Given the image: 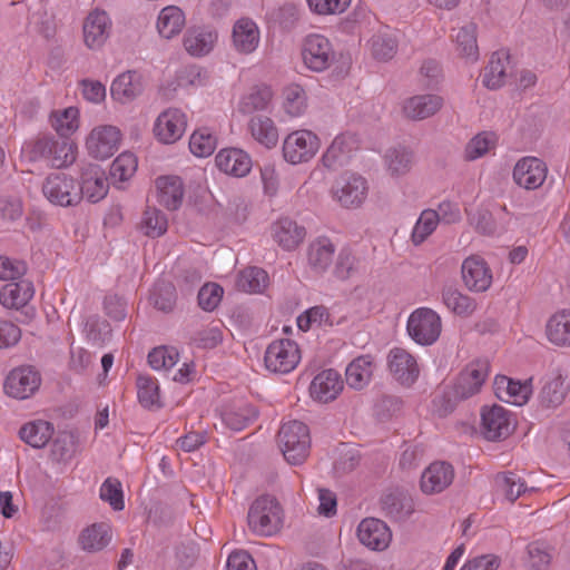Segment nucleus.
<instances>
[{"label":"nucleus","mask_w":570,"mask_h":570,"mask_svg":"<svg viewBox=\"0 0 570 570\" xmlns=\"http://www.w3.org/2000/svg\"><path fill=\"white\" fill-rule=\"evenodd\" d=\"M53 426L47 421L29 422L19 430L20 439L35 449L43 448L52 438Z\"/></svg>","instance_id":"58836bf2"},{"label":"nucleus","mask_w":570,"mask_h":570,"mask_svg":"<svg viewBox=\"0 0 570 570\" xmlns=\"http://www.w3.org/2000/svg\"><path fill=\"white\" fill-rule=\"evenodd\" d=\"M78 450V438L75 433L63 431L53 440L50 454L58 463H68L76 455Z\"/></svg>","instance_id":"37998d69"},{"label":"nucleus","mask_w":570,"mask_h":570,"mask_svg":"<svg viewBox=\"0 0 570 570\" xmlns=\"http://www.w3.org/2000/svg\"><path fill=\"white\" fill-rule=\"evenodd\" d=\"M384 161L391 176L407 174L414 163V154L405 147H395L386 151Z\"/></svg>","instance_id":"79ce46f5"},{"label":"nucleus","mask_w":570,"mask_h":570,"mask_svg":"<svg viewBox=\"0 0 570 570\" xmlns=\"http://www.w3.org/2000/svg\"><path fill=\"white\" fill-rule=\"evenodd\" d=\"M371 47L375 59L387 61L396 53L397 41L391 33H377L372 37Z\"/></svg>","instance_id":"864d4df0"},{"label":"nucleus","mask_w":570,"mask_h":570,"mask_svg":"<svg viewBox=\"0 0 570 570\" xmlns=\"http://www.w3.org/2000/svg\"><path fill=\"white\" fill-rule=\"evenodd\" d=\"M137 169V159L131 153L120 154L110 166V177L115 183L128 180Z\"/></svg>","instance_id":"603ef678"},{"label":"nucleus","mask_w":570,"mask_h":570,"mask_svg":"<svg viewBox=\"0 0 570 570\" xmlns=\"http://www.w3.org/2000/svg\"><path fill=\"white\" fill-rule=\"evenodd\" d=\"M166 215L156 207L147 206L139 223V229L150 238H157L167 232Z\"/></svg>","instance_id":"c03bdc74"},{"label":"nucleus","mask_w":570,"mask_h":570,"mask_svg":"<svg viewBox=\"0 0 570 570\" xmlns=\"http://www.w3.org/2000/svg\"><path fill=\"white\" fill-rule=\"evenodd\" d=\"M215 161L219 170L235 177L246 176L252 168L250 157L238 148L222 149L216 155Z\"/></svg>","instance_id":"5701e85b"},{"label":"nucleus","mask_w":570,"mask_h":570,"mask_svg":"<svg viewBox=\"0 0 570 570\" xmlns=\"http://www.w3.org/2000/svg\"><path fill=\"white\" fill-rule=\"evenodd\" d=\"M176 288L170 282L159 281L155 284L150 301L155 308L169 313L176 305Z\"/></svg>","instance_id":"09e8293b"},{"label":"nucleus","mask_w":570,"mask_h":570,"mask_svg":"<svg viewBox=\"0 0 570 570\" xmlns=\"http://www.w3.org/2000/svg\"><path fill=\"white\" fill-rule=\"evenodd\" d=\"M320 148L318 137L309 130H296L283 142V156L291 164H301L312 159Z\"/></svg>","instance_id":"0eeeda50"},{"label":"nucleus","mask_w":570,"mask_h":570,"mask_svg":"<svg viewBox=\"0 0 570 570\" xmlns=\"http://www.w3.org/2000/svg\"><path fill=\"white\" fill-rule=\"evenodd\" d=\"M442 301L449 309L462 317L472 315L476 309L475 299L453 286H446L442 289Z\"/></svg>","instance_id":"a19ab883"},{"label":"nucleus","mask_w":570,"mask_h":570,"mask_svg":"<svg viewBox=\"0 0 570 570\" xmlns=\"http://www.w3.org/2000/svg\"><path fill=\"white\" fill-rule=\"evenodd\" d=\"M442 106L441 96L426 94L409 98L404 102L403 111L412 120H423L435 115Z\"/></svg>","instance_id":"a878e982"},{"label":"nucleus","mask_w":570,"mask_h":570,"mask_svg":"<svg viewBox=\"0 0 570 570\" xmlns=\"http://www.w3.org/2000/svg\"><path fill=\"white\" fill-rule=\"evenodd\" d=\"M546 164L535 157H525L517 163L513 169L514 181L525 189L539 188L547 178Z\"/></svg>","instance_id":"6ab92c4d"},{"label":"nucleus","mask_w":570,"mask_h":570,"mask_svg":"<svg viewBox=\"0 0 570 570\" xmlns=\"http://www.w3.org/2000/svg\"><path fill=\"white\" fill-rule=\"evenodd\" d=\"M80 200L86 198L90 203L101 200L108 193V183L105 171L98 165H88L82 168L81 183L78 184Z\"/></svg>","instance_id":"aec40b11"},{"label":"nucleus","mask_w":570,"mask_h":570,"mask_svg":"<svg viewBox=\"0 0 570 570\" xmlns=\"http://www.w3.org/2000/svg\"><path fill=\"white\" fill-rule=\"evenodd\" d=\"M186 125L185 115L179 109L169 108L158 116L154 132L161 142L174 144L185 132Z\"/></svg>","instance_id":"a211bd4d"},{"label":"nucleus","mask_w":570,"mask_h":570,"mask_svg":"<svg viewBox=\"0 0 570 570\" xmlns=\"http://www.w3.org/2000/svg\"><path fill=\"white\" fill-rule=\"evenodd\" d=\"M268 275L258 267H248L238 274L236 286L246 293H259L267 286Z\"/></svg>","instance_id":"de8ad7c7"},{"label":"nucleus","mask_w":570,"mask_h":570,"mask_svg":"<svg viewBox=\"0 0 570 570\" xmlns=\"http://www.w3.org/2000/svg\"><path fill=\"white\" fill-rule=\"evenodd\" d=\"M111 22L106 11L95 9L82 24L83 42L87 48L95 50L104 46L110 35Z\"/></svg>","instance_id":"dca6fc26"},{"label":"nucleus","mask_w":570,"mask_h":570,"mask_svg":"<svg viewBox=\"0 0 570 570\" xmlns=\"http://www.w3.org/2000/svg\"><path fill=\"white\" fill-rule=\"evenodd\" d=\"M178 361V352L174 347H155L148 354V363L154 370H169Z\"/></svg>","instance_id":"13d9d810"},{"label":"nucleus","mask_w":570,"mask_h":570,"mask_svg":"<svg viewBox=\"0 0 570 570\" xmlns=\"http://www.w3.org/2000/svg\"><path fill=\"white\" fill-rule=\"evenodd\" d=\"M224 289L216 283H207L198 292V305L206 312L214 311L220 303Z\"/></svg>","instance_id":"052dcab7"},{"label":"nucleus","mask_w":570,"mask_h":570,"mask_svg":"<svg viewBox=\"0 0 570 570\" xmlns=\"http://www.w3.org/2000/svg\"><path fill=\"white\" fill-rule=\"evenodd\" d=\"M381 502L385 513L397 521L405 520L414 511L412 497L402 489H395L386 493Z\"/></svg>","instance_id":"2f4dec72"},{"label":"nucleus","mask_w":570,"mask_h":570,"mask_svg":"<svg viewBox=\"0 0 570 570\" xmlns=\"http://www.w3.org/2000/svg\"><path fill=\"white\" fill-rule=\"evenodd\" d=\"M78 109L69 107L62 112H53L50 122L61 138H67L78 128Z\"/></svg>","instance_id":"8fccbe9b"},{"label":"nucleus","mask_w":570,"mask_h":570,"mask_svg":"<svg viewBox=\"0 0 570 570\" xmlns=\"http://www.w3.org/2000/svg\"><path fill=\"white\" fill-rule=\"evenodd\" d=\"M490 364L488 360H475L469 363L460 373L453 389L454 397L466 400L479 393L489 375Z\"/></svg>","instance_id":"9b49d317"},{"label":"nucleus","mask_w":570,"mask_h":570,"mask_svg":"<svg viewBox=\"0 0 570 570\" xmlns=\"http://www.w3.org/2000/svg\"><path fill=\"white\" fill-rule=\"evenodd\" d=\"M305 235V228L289 218L279 219L274 227L275 240L286 250L296 248L303 242Z\"/></svg>","instance_id":"72a5a7b5"},{"label":"nucleus","mask_w":570,"mask_h":570,"mask_svg":"<svg viewBox=\"0 0 570 570\" xmlns=\"http://www.w3.org/2000/svg\"><path fill=\"white\" fill-rule=\"evenodd\" d=\"M454 470L446 462H434L422 473L420 485L425 494L440 493L453 481Z\"/></svg>","instance_id":"412c9836"},{"label":"nucleus","mask_w":570,"mask_h":570,"mask_svg":"<svg viewBox=\"0 0 570 570\" xmlns=\"http://www.w3.org/2000/svg\"><path fill=\"white\" fill-rule=\"evenodd\" d=\"M233 43L239 53H252L259 43V30L256 23L247 18L236 21L233 28Z\"/></svg>","instance_id":"c85d7f7f"},{"label":"nucleus","mask_w":570,"mask_h":570,"mask_svg":"<svg viewBox=\"0 0 570 570\" xmlns=\"http://www.w3.org/2000/svg\"><path fill=\"white\" fill-rule=\"evenodd\" d=\"M86 333L88 341L94 346H102L110 335L109 324L105 321L89 320L86 323Z\"/></svg>","instance_id":"0e129e2a"},{"label":"nucleus","mask_w":570,"mask_h":570,"mask_svg":"<svg viewBox=\"0 0 570 570\" xmlns=\"http://www.w3.org/2000/svg\"><path fill=\"white\" fill-rule=\"evenodd\" d=\"M33 296V287L29 281L10 282L0 291V304L7 308H20Z\"/></svg>","instance_id":"473e14b6"},{"label":"nucleus","mask_w":570,"mask_h":570,"mask_svg":"<svg viewBox=\"0 0 570 570\" xmlns=\"http://www.w3.org/2000/svg\"><path fill=\"white\" fill-rule=\"evenodd\" d=\"M491 145H493V139L491 138V135L487 132L476 135L469 141V144L465 147L466 159L473 160L479 157H482L489 151Z\"/></svg>","instance_id":"e2e57ef3"},{"label":"nucleus","mask_w":570,"mask_h":570,"mask_svg":"<svg viewBox=\"0 0 570 570\" xmlns=\"http://www.w3.org/2000/svg\"><path fill=\"white\" fill-rule=\"evenodd\" d=\"M138 400L144 407H151L159 402V389L156 382L145 375L137 377Z\"/></svg>","instance_id":"4d7b16f0"},{"label":"nucleus","mask_w":570,"mask_h":570,"mask_svg":"<svg viewBox=\"0 0 570 570\" xmlns=\"http://www.w3.org/2000/svg\"><path fill=\"white\" fill-rule=\"evenodd\" d=\"M461 274L465 287L474 293H483L492 284V272L479 255H471L463 261Z\"/></svg>","instance_id":"ddd939ff"},{"label":"nucleus","mask_w":570,"mask_h":570,"mask_svg":"<svg viewBox=\"0 0 570 570\" xmlns=\"http://www.w3.org/2000/svg\"><path fill=\"white\" fill-rule=\"evenodd\" d=\"M441 330V317L436 312L428 307L415 309L407 321L409 335L420 345L426 346L436 342Z\"/></svg>","instance_id":"20e7f679"},{"label":"nucleus","mask_w":570,"mask_h":570,"mask_svg":"<svg viewBox=\"0 0 570 570\" xmlns=\"http://www.w3.org/2000/svg\"><path fill=\"white\" fill-rule=\"evenodd\" d=\"M257 416L258 411L255 406L244 404L225 411L223 421L230 430L240 431L252 424Z\"/></svg>","instance_id":"49530a36"},{"label":"nucleus","mask_w":570,"mask_h":570,"mask_svg":"<svg viewBox=\"0 0 570 570\" xmlns=\"http://www.w3.org/2000/svg\"><path fill=\"white\" fill-rule=\"evenodd\" d=\"M80 191L76 180L63 173L49 175L42 185L46 198L55 205L65 207L77 205L80 202Z\"/></svg>","instance_id":"423d86ee"},{"label":"nucleus","mask_w":570,"mask_h":570,"mask_svg":"<svg viewBox=\"0 0 570 570\" xmlns=\"http://www.w3.org/2000/svg\"><path fill=\"white\" fill-rule=\"evenodd\" d=\"M100 499L108 502L115 511H121L125 508L124 492L118 479L107 478L100 487Z\"/></svg>","instance_id":"6e6d98bb"},{"label":"nucleus","mask_w":570,"mask_h":570,"mask_svg":"<svg viewBox=\"0 0 570 570\" xmlns=\"http://www.w3.org/2000/svg\"><path fill=\"white\" fill-rule=\"evenodd\" d=\"M335 246L327 237L314 239L307 248V263L316 274H322L332 265Z\"/></svg>","instance_id":"cd10ccee"},{"label":"nucleus","mask_w":570,"mask_h":570,"mask_svg":"<svg viewBox=\"0 0 570 570\" xmlns=\"http://www.w3.org/2000/svg\"><path fill=\"white\" fill-rule=\"evenodd\" d=\"M247 523L253 532L277 534L283 529V509L274 497L262 495L252 503Z\"/></svg>","instance_id":"f03ea898"},{"label":"nucleus","mask_w":570,"mask_h":570,"mask_svg":"<svg viewBox=\"0 0 570 570\" xmlns=\"http://www.w3.org/2000/svg\"><path fill=\"white\" fill-rule=\"evenodd\" d=\"M495 482L511 502L515 501L525 491V485L521 478L513 472L498 474Z\"/></svg>","instance_id":"bf43d9fd"},{"label":"nucleus","mask_w":570,"mask_h":570,"mask_svg":"<svg viewBox=\"0 0 570 570\" xmlns=\"http://www.w3.org/2000/svg\"><path fill=\"white\" fill-rule=\"evenodd\" d=\"M355 265L356 258L354 257L350 249L344 248L337 255L336 263L334 266V275L338 279H347L355 271Z\"/></svg>","instance_id":"69168bd1"},{"label":"nucleus","mask_w":570,"mask_h":570,"mask_svg":"<svg viewBox=\"0 0 570 570\" xmlns=\"http://www.w3.org/2000/svg\"><path fill=\"white\" fill-rule=\"evenodd\" d=\"M217 39V35L203 29H190L184 37V47L194 57L209 53Z\"/></svg>","instance_id":"ea45409f"},{"label":"nucleus","mask_w":570,"mask_h":570,"mask_svg":"<svg viewBox=\"0 0 570 570\" xmlns=\"http://www.w3.org/2000/svg\"><path fill=\"white\" fill-rule=\"evenodd\" d=\"M344 382L341 374L333 370L318 373L309 385V395L314 401L328 403L334 401L343 391Z\"/></svg>","instance_id":"f3484780"},{"label":"nucleus","mask_w":570,"mask_h":570,"mask_svg":"<svg viewBox=\"0 0 570 570\" xmlns=\"http://www.w3.org/2000/svg\"><path fill=\"white\" fill-rule=\"evenodd\" d=\"M476 30V23L469 21L460 27L454 35L456 50L459 51L460 56L472 62L479 59Z\"/></svg>","instance_id":"4c0bfd02"},{"label":"nucleus","mask_w":570,"mask_h":570,"mask_svg":"<svg viewBox=\"0 0 570 570\" xmlns=\"http://www.w3.org/2000/svg\"><path fill=\"white\" fill-rule=\"evenodd\" d=\"M439 216L434 209H425L419 217L412 232V240L415 245L423 243L436 228Z\"/></svg>","instance_id":"5fc2aeb1"},{"label":"nucleus","mask_w":570,"mask_h":570,"mask_svg":"<svg viewBox=\"0 0 570 570\" xmlns=\"http://www.w3.org/2000/svg\"><path fill=\"white\" fill-rule=\"evenodd\" d=\"M304 65L315 72L326 70L335 59V53L327 38L321 35H309L302 46Z\"/></svg>","instance_id":"6e6552de"},{"label":"nucleus","mask_w":570,"mask_h":570,"mask_svg":"<svg viewBox=\"0 0 570 570\" xmlns=\"http://www.w3.org/2000/svg\"><path fill=\"white\" fill-rule=\"evenodd\" d=\"M301 361L298 345L288 338L272 342L264 356L265 366L268 371L278 374L292 372Z\"/></svg>","instance_id":"39448f33"},{"label":"nucleus","mask_w":570,"mask_h":570,"mask_svg":"<svg viewBox=\"0 0 570 570\" xmlns=\"http://www.w3.org/2000/svg\"><path fill=\"white\" fill-rule=\"evenodd\" d=\"M273 99V91L266 85L254 86L245 94L238 105V111L243 115H252L264 111Z\"/></svg>","instance_id":"f704fd0d"},{"label":"nucleus","mask_w":570,"mask_h":570,"mask_svg":"<svg viewBox=\"0 0 570 570\" xmlns=\"http://www.w3.org/2000/svg\"><path fill=\"white\" fill-rule=\"evenodd\" d=\"M142 90L141 76L136 71L122 72L110 86L111 97L120 104L132 101L141 95Z\"/></svg>","instance_id":"b1692460"},{"label":"nucleus","mask_w":570,"mask_h":570,"mask_svg":"<svg viewBox=\"0 0 570 570\" xmlns=\"http://www.w3.org/2000/svg\"><path fill=\"white\" fill-rule=\"evenodd\" d=\"M481 426L484 438L489 441L507 439L514 430L511 413L497 404L482 409Z\"/></svg>","instance_id":"9d476101"},{"label":"nucleus","mask_w":570,"mask_h":570,"mask_svg":"<svg viewBox=\"0 0 570 570\" xmlns=\"http://www.w3.org/2000/svg\"><path fill=\"white\" fill-rule=\"evenodd\" d=\"M569 390V371L560 366L546 379L539 395L540 404L547 409L558 407L563 403Z\"/></svg>","instance_id":"2eb2a0df"},{"label":"nucleus","mask_w":570,"mask_h":570,"mask_svg":"<svg viewBox=\"0 0 570 570\" xmlns=\"http://www.w3.org/2000/svg\"><path fill=\"white\" fill-rule=\"evenodd\" d=\"M389 368L402 384L410 385L419 376L415 358L404 348L395 347L389 354Z\"/></svg>","instance_id":"4be33fe9"},{"label":"nucleus","mask_w":570,"mask_h":570,"mask_svg":"<svg viewBox=\"0 0 570 570\" xmlns=\"http://www.w3.org/2000/svg\"><path fill=\"white\" fill-rule=\"evenodd\" d=\"M216 142L208 128H200L190 136L189 149L197 157H207L214 153Z\"/></svg>","instance_id":"3c124183"},{"label":"nucleus","mask_w":570,"mask_h":570,"mask_svg":"<svg viewBox=\"0 0 570 570\" xmlns=\"http://www.w3.org/2000/svg\"><path fill=\"white\" fill-rule=\"evenodd\" d=\"M158 203L169 210L180 207L184 197L183 181L177 176L159 177L156 180Z\"/></svg>","instance_id":"7c9ffc66"},{"label":"nucleus","mask_w":570,"mask_h":570,"mask_svg":"<svg viewBox=\"0 0 570 570\" xmlns=\"http://www.w3.org/2000/svg\"><path fill=\"white\" fill-rule=\"evenodd\" d=\"M120 131L114 126H102L92 129L86 146L89 155L97 159L111 157L119 147Z\"/></svg>","instance_id":"4468645a"},{"label":"nucleus","mask_w":570,"mask_h":570,"mask_svg":"<svg viewBox=\"0 0 570 570\" xmlns=\"http://www.w3.org/2000/svg\"><path fill=\"white\" fill-rule=\"evenodd\" d=\"M366 180L356 174L345 173L333 185L334 198L346 208L361 206L367 195Z\"/></svg>","instance_id":"1a4fd4ad"},{"label":"nucleus","mask_w":570,"mask_h":570,"mask_svg":"<svg viewBox=\"0 0 570 570\" xmlns=\"http://www.w3.org/2000/svg\"><path fill=\"white\" fill-rule=\"evenodd\" d=\"M252 138L259 145L272 149L278 142V129L274 120L265 115H255L247 122Z\"/></svg>","instance_id":"c756f323"},{"label":"nucleus","mask_w":570,"mask_h":570,"mask_svg":"<svg viewBox=\"0 0 570 570\" xmlns=\"http://www.w3.org/2000/svg\"><path fill=\"white\" fill-rule=\"evenodd\" d=\"M511 73L510 55L504 50L492 53L483 72L482 82L489 89H498L505 83Z\"/></svg>","instance_id":"393cba45"},{"label":"nucleus","mask_w":570,"mask_h":570,"mask_svg":"<svg viewBox=\"0 0 570 570\" xmlns=\"http://www.w3.org/2000/svg\"><path fill=\"white\" fill-rule=\"evenodd\" d=\"M373 374V362L370 355L352 361L345 371L346 383L354 390H362L368 384Z\"/></svg>","instance_id":"e433bc0d"},{"label":"nucleus","mask_w":570,"mask_h":570,"mask_svg":"<svg viewBox=\"0 0 570 570\" xmlns=\"http://www.w3.org/2000/svg\"><path fill=\"white\" fill-rule=\"evenodd\" d=\"M41 384V376L32 366L13 368L4 381V392L17 400H26L35 394Z\"/></svg>","instance_id":"f8f14e48"},{"label":"nucleus","mask_w":570,"mask_h":570,"mask_svg":"<svg viewBox=\"0 0 570 570\" xmlns=\"http://www.w3.org/2000/svg\"><path fill=\"white\" fill-rule=\"evenodd\" d=\"M551 561V553L539 542H533L528 547V564L533 570L546 569Z\"/></svg>","instance_id":"680f3d73"},{"label":"nucleus","mask_w":570,"mask_h":570,"mask_svg":"<svg viewBox=\"0 0 570 570\" xmlns=\"http://www.w3.org/2000/svg\"><path fill=\"white\" fill-rule=\"evenodd\" d=\"M471 224L474 229L487 236L494 235L497 232V224L492 214L487 209L476 210L471 217Z\"/></svg>","instance_id":"774afa93"},{"label":"nucleus","mask_w":570,"mask_h":570,"mask_svg":"<svg viewBox=\"0 0 570 570\" xmlns=\"http://www.w3.org/2000/svg\"><path fill=\"white\" fill-rule=\"evenodd\" d=\"M26 263L0 256V279L14 282L24 275Z\"/></svg>","instance_id":"338daca9"},{"label":"nucleus","mask_w":570,"mask_h":570,"mask_svg":"<svg viewBox=\"0 0 570 570\" xmlns=\"http://www.w3.org/2000/svg\"><path fill=\"white\" fill-rule=\"evenodd\" d=\"M356 149L357 145L353 136L340 135L335 137L323 155V165L330 169L343 166L348 161Z\"/></svg>","instance_id":"bb28decb"},{"label":"nucleus","mask_w":570,"mask_h":570,"mask_svg":"<svg viewBox=\"0 0 570 570\" xmlns=\"http://www.w3.org/2000/svg\"><path fill=\"white\" fill-rule=\"evenodd\" d=\"M548 340L557 346H570V309L553 314L547 325Z\"/></svg>","instance_id":"c9c22d12"},{"label":"nucleus","mask_w":570,"mask_h":570,"mask_svg":"<svg viewBox=\"0 0 570 570\" xmlns=\"http://www.w3.org/2000/svg\"><path fill=\"white\" fill-rule=\"evenodd\" d=\"M76 145L68 138L42 136L26 144L23 154L29 161L45 160L55 168L67 167L76 160Z\"/></svg>","instance_id":"f257e3e1"},{"label":"nucleus","mask_w":570,"mask_h":570,"mask_svg":"<svg viewBox=\"0 0 570 570\" xmlns=\"http://www.w3.org/2000/svg\"><path fill=\"white\" fill-rule=\"evenodd\" d=\"M277 441L288 463L301 464L307 458L311 439L308 428L303 422L284 423L278 431Z\"/></svg>","instance_id":"7ed1b4c3"},{"label":"nucleus","mask_w":570,"mask_h":570,"mask_svg":"<svg viewBox=\"0 0 570 570\" xmlns=\"http://www.w3.org/2000/svg\"><path fill=\"white\" fill-rule=\"evenodd\" d=\"M185 24V17L183 11L175 6L164 8L158 17L157 29L166 39H170L178 32H180Z\"/></svg>","instance_id":"a18cd8bd"}]
</instances>
